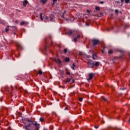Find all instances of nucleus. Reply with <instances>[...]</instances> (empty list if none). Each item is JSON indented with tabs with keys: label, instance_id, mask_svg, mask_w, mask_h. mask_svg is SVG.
I'll list each match as a JSON object with an SVG mask.
<instances>
[{
	"label": "nucleus",
	"instance_id": "nucleus-1",
	"mask_svg": "<svg viewBox=\"0 0 130 130\" xmlns=\"http://www.w3.org/2000/svg\"><path fill=\"white\" fill-rule=\"evenodd\" d=\"M67 34H68V35H72V34H76V35H77L76 38H74V42H77V39H79V38L82 37V32L79 31L69 30L67 32Z\"/></svg>",
	"mask_w": 130,
	"mask_h": 130
},
{
	"label": "nucleus",
	"instance_id": "nucleus-16",
	"mask_svg": "<svg viewBox=\"0 0 130 130\" xmlns=\"http://www.w3.org/2000/svg\"><path fill=\"white\" fill-rule=\"evenodd\" d=\"M44 14L43 13H41L40 14V19L42 21L43 20V18L42 17V15H43Z\"/></svg>",
	"mask_w": 130,
	"mask_h": 130
},
{
	"label": "nucleus",
	"instance_id": "nucleus-40",
	"mask_svg": "<svg viewBox=\"0 0 130 130\" xmlns=\"http://www.w3.org/2000/svg\"><path fill=\"white\" fill-rule=\"evenodd\" d=\"M75 82V80H73V83H74Z\"/></svg>",
	"mask_w": 130,
	"mask_h": 130
},
{
	"label": "nucleus",
	"instance_id": "nucleus-33",
	"mask_svg": "<svg viewBox=\"0 0 130 130\" xmlns=\"http://www.w3.org/2000/svg\"><path fill=\"white\" fill-rule=\"evenodd\" d=\"M67 75H71V72H67Z\"/></svg>",
	"mask_w": 130,
	"mask_h": 130
},
{
	"label": "nucleus",
	"instance_id": "nucleus-38",
	"mask_svg": "<svg viewBox=\"0 0 130 130\" xmlns=\"http://www.w3.org/2000/svg\"><path fill=\"white\" fill-rule=\"evenodd\" d=\"M116 3L117 4H118V3H119V2L118 1H116Z\"/></svg>",
	"mask_w": 130,
	"mask_h": 130
},
{
	"label": "nucleus",
	"instance_id": "nucleus-31",
	"mask_svg": "<svg viewBox=\"0 0 130 130\" xmlns=\"http://www.w3.org/2000/svg\"><path fill=\"white\" fill-rule=\"evenodd\" d=\"M115 12L116 13V14H118V10H115Z\"/></svg>",
	"mask_w": 130,
	"mask_h": 130
},
{
	"label": "nucleus",
	"instance_id": "nucleus-12",
	"mask_svg": "<svg viewBox=\"0 0 130 130\" xmlns=\"http://www.w3.org/2000/svg\"><path fill=\"white\" fill-rule=\"evenodd\" d=\"M16 46L18 47V48H19V49H23V46L20 43H17Z\"/></svg>",
	"mask_w": 130,
	"mask_h": 130
},
{
	"label": "nucleus",
	"instance_id": "nucleus-22",
	"mask_svg": "<svg viewBox=\"0 0 130 130\" xmlns=\"http://www.w3.org/2000/svg\"><path fill=\"white\" fill-rule=\"evenodd\" d=\"M71 82V78H68L67 80L66 81V83H69Z\"/></svg>",
	"mask_w": 130,
	"mask_h": 130
},
{
	"label": "nucleus",
	"instance_id": "nucleus-30",
	"mask_svg": "<svg viewBox=\"0 0 130 130\" xmlns=\"http://www.w3.org/2000/svg\"><path fill=\"white\" fill-rule=\"evenodd\" d=\"M102 99H103V100H104L105 101H107L106 99L103 96L102 97Z\"/></svg>",
	"mask_w": 130,
	"mask_h": 130
},
{
	"label": "nucleus",
	"instance_id": "nucleus-35",
	"mask_svg": "<svg viewBox=\"0 0 130 130\" xmlns=\"http://www.w3.org/2000/svg\"><path fill=\"white\" fill-rule=\"evenodd\" d=\"M86 26H89V25H90V24L89 23H86Z\"/></svg>",
	"mask_w": 130,
	"mask_h": 130
},
{
	"label": "nucleus",
	"instance_id": "nucleus-25",
	"mask_svg": "<svg viewBox=\"0 0 130 130\" xmlns=\"http://www.w3.org/2000/svg\"><path fill=\"white\" fill-rule=\"evenodd\" d=\"M39 75H42V71L41 70H40L38 73Z\"/></svg>",
	"mask_w": 130,
	"mask_h": 130
},
{
	"label": "nucleus",
	"instance_id": "nucleus-23",
	"mask_svg": "<svg viewBox=\"0 0 130 130\" xmlns=\"http://www.w3.org/2000/svg\"><path fill=\"white\" fill-rule=\"evenodd\" d=\"M41 2L43 5H44V4L46 3V1H41Z\"/></svg>",
	"mask_w": 130,
	"mask_h": 130
},
{
	"label": "nucleus",
	"instance_id": "nucleus-36",
	"mask_svg": "<svg viewBox=\"0 0 130 130\" xmlns=\"http://www.w3.org/2000/svg\"><path fill=\"white\" fill-rule=\"evenodd\" d=\"M69 109V108L68 107H66L65 109H64V110H68Z\"/></svg>",
	"mask_w": 130,
	"mask_h": 130
},
{
	"label": "nucleus",
	"instance_id": "nucleus-18",
	"mask_svg": "<svg viewBox=\"0 0 130 130\" xmlns=\"http://www.w3.org/2000/svg\"><path fill=\"white\" fill-rule=\"evenodd\" d=\"M75 67H76V66L74 63H73L72 66H71L72 70H75Z\"/></svg>",
	"mask_w": 130,
	"mask_h": 130
},
{
	"label": "nucleus",
	"instance_id": "nucleus-10",
	"mask_svg": "<svg viewBox=\"0 0 130 130\" xmlns=\"http://www.w3.org/2000/svg\"><path fill=\"white\" fill-rule=\"evenodd\" d=\"M28 24H29V23H28V22H26V21H22L20 23L21 26H23V25L27 26Z\"/></svg>",
	"mask_w": 130,
	"mask_h": 130
},
{
	"label": "nucleus",
	"instance_id": "nucleus-17",
	"mask_svg": "<svg viewBox=\"0 0 130 130\" xmlns=\"http://www.w3.org/2000/svg\"><path fill=\"white\" fill-rule=\"evenodd\" d=\"M109 54H112L113 53V50H110L108 52Z\"/></svg>",
	"mask_w": 130,
	"mask_h": 130
},
{
	"label": "nucleus",
	"instance_id": "nucleus-8",
	"mask_svg": "<svg viewBox=\"0 0 130 130\" xmlns=\"http://www.w3.org/2000/svg\"><path fill=\"white\" fill-rule=\"evenodd\" d=\"M62 18H64V19H66L67 21L69 20V19L68 18V14H67L66 11H64L62 15Z\"/></svg>",
	"mask_w": 130,
	"mask_h": 130
},
{
	"label": "nucleus",
	"instance_id": "nucleus-14",
	"mask_svg": "<svg viewBox=\"0 0 130 130\" xmlns=\"http://www.w3.org/2000/svg\"><path fill=\"white\" fill-rule=\"evenodd\" d=\"M27 4H28V1H24L23 3V7H26V6H27Z\"/></svg>",
	"mask_w": 130,
	"mask_h": 130
},
{
	"label": "nucleus",
	"instance_id": "nucleus-24",
	"mask_svg": "<svg viewBox=\"0 0 130 130\" xmlns=\"http://www.w3.org/2000/svg\"><path fill=\"white\" fill-rule=\"evenodd\" d=\"M67 52H68V49H64V50H63V52H64V53H67Z\"/></svg>",
	"mask_w": 130,
	"mask_h": 130
},
{
	"label": "nucleus",
	"instance_id": "nucleus-3",
	"mask_svg": "<svg viewBox=\"0 0 130 130\" xmlns=\"http://www.w3.org/2000/svg\"><path fill=\"white\" fill-rule=\"evenodd\" d=\"M89 52L92 54V59H93L94 60H96V59H97V58H98V56H97L96 53L94 52V51L91 50L89 51Z\"/></svg>",
	"mask_w": 130,
	"mask_h": 130
},
{
	"label": "nucleus",
	"instance_id": "nucleus-21",
	"mask_svg": "<svg viewBox=\"0 0 130 130\" xmlns=\"http://www.w3.org/2000/svg\"><path fill=\"white\" fill-rule=\"evenodd\" d=\"M95 10L96 11H100V8H99V7H98V6H96V7H95Z\"/></svg>",
	"mask_w": 130,
	"mask_h": 130
},
{
	"label": "nucleus",
	"instance_id": "nucleus-26",
	"mask_svg": "<svg viewBox=\"0 0 130 130\" xmlns=\"http://www.w3.org/2000/svg\"><path fill=\"white\" fill-rule=\"evenodd\" d=\"M56 2V1H53V3L52 4V6H54V4H55Z\"/></svg>",
	"mask_w": 130,
	"mask_h": 130
},
{
	"label": "nucleus",
	"instance_id": "nucleus-19",
	"mask_svg": "<svg viewBox=\"0 0 130 130\" xmlns=\"http://www.w3.org/2000/svg\"><path fill=\"white\" fill-rule=\"evenodd\" d=\"M10 26H8L6 28V32H8V31H9V30H10V28H9Z\"/></svg>",
	"mask_w": 130,
	"mask_h": 130
},
{
	"label": "nucleus",
	"instance_id": "nucleus-7",
	"mask_svg": "<svg viewBox=\"0 0 130 130\" xmlns=\"http://www.w3.org/2000/svg\"><path fill=\"white\" fill-rule=\"evenodd\" d=\"M92 42L94 46H95V45H97V44H99V40H98L93 39Z\"/></svg>",
	"mask_w": 130,
	"mask_h": 130
},
{
	"label": "nucleus",
	"instance_id": "nucleus-41",
	"mask_svg": "<svg viewBox=\"0 0 130 130\" xmlns=\"http://www.w3.org/2000/svg\"><path fill=\"white\" fill-rule=\"evenodd\" d=\"M15 22H16V23H17V22H18V21H16Z\"/></svg>",
	"mask_w": 130,
	"mask_h": 130
},
{
	"label": "nucleus",
	"instance_id": "nucleus-32",
	"mask_svg": "<svg viewBox=\"0 0 130 130\" xmlns=\"http://www.w3.org/2000/svg\"><path fill=\"white\" fill-rule=\"evenodd\" d=\"M79 101L80 102H82V101H83V99L82 98H80Z\"/></svg>",
	"mask_w": 130,
	"mask_h": 130
},
{
	"label": "nucleus",
	"instance_id": "nucleus-37",
	"mask_svg": "<svg viewBox=\"0 0 130 130\" xmlns=\"http://www.w3.org/2000/svg\"><path fill=\"white\" fill-rule=\"evenodd\" d=\"M87 13H90V11L89 10H87Z\"/></svg>",
	"mask_w": 130,
	"mask_h": 130
},
{
	"label": "nucleus",
	"instance_id": "nucleus-9",
	"mask_svg": "<svg viewBox=\"0 0 130 130\" xmlns=\"http://www.w3.org/2000/svg\"><path fill=\"white\" fill-rule=\"evenodd\" d=\"M95 76V74L93 73H90L88 74V79H87V81H90V80H92L93 79V77Z\"/></svg>",
	"mask_w": 130,
	"mask_h": 130
},
{
	"label": "nucleus",
	"instance_id": "nucleus-20",
	"mask_svg": "<svg viewBox=\"0 0 130 130\" xmlns=\"http://www.w3.org/2000/svg\"><path fill=\"white\" fill-rule=\"evenodd\" d=\"M64 60L65 61H70V58L66 57Z\"/></svg>",
	"mask_w": 130,
	"mask_h": 130
},
{
	"label": "nucleus",
	"instance_id": "nucleus-27",
	"mask_svg": "<svg viewBox=\"0 0 130 130\" xmlns=\"http://www.w3.org/2000/svg\"><path fill=\"white\" fill-rule=\"evenodd\" d=\"M99 4H101V5H103V4H104V2L103 1H101L99 2Z\"/></svg>",
	"mask_w": 130,
	"mask_h": 130
},
{
	"label": "nucleus",
	"instance_id": "nucleus-29",
	"mask_svg": "<svg viewBox=\"0 0 130 130\" xmlns=\"http://www.w3.org/2000/svg\"><path fill=\"white\" fill-rule=\"evenodd\" d=\"M43 120H44L43 118H40V121H42H42H43Z\"/></svg>",
	"mask_w": 130,
	"mask_h": 130
},
{
	"label": "nucleus",
	"instance_id": "nucleus-39",
	"mask_svg": "<svg viewBox=\"0 0 130 130\" xmlns=\"http://www.w3.org/2000/svg\"><path fill=\"white\" fill-rule=\"evenodd\" d=\"M128 122H129V123L130 124V119L129 120Z\"/></svg>",
	"mask_w": 130,
	"mask_h": 130
},
{
	"label": "nucleus",
	"instance_id": "nucleus-15",
	"mask_svg": "<svg viewBox=\"0 0 130 130\" xmlns=\"http://www.w3.org/2000/svg\"><path fill=\"white\" fill-rule=\"evenodd\" d=\"M99 64H100V63H99L98 61H96L95 62V64H94V66H95V67H98Z\"/></svg>",
	"mask_w": 130,
	"mask_h": 130
},
{
	"label": "nucleus",
	"instance_id": "nucleus-28",
	"mask_svg": "<svg viewBox=\"0 0 130 130\" xmlns=\"http://www.w3.org/2000/svg\"><path fill=\"white\" fill-rule=\"evenodd\" d=\"M125 3L126 4H128V3H130V1H125Z\"/></svg>",
	"mask_w": 130,
	"mask_h": 130
},
{
	"label": "nucleus",
	"instance_id": "nucleus-43",
	"mask_svg": "<svg viewBox=\"0 0 130 130\" xmlns=\"http://www.w3.org/2000/svg\"><path fill=\"white\" fill-rule=\"evenodd\" d=\"M119 130H121V128H119Z\"/></svg>",
	"mask_w": 130,
	"mask_h": 130
},
{
	"label": "nucleus",
	"instance_id": "nucleus-34",
	"mask_svg": "<svg viewBox=\"0 0 130 130\" xmlns=\"http://www.w3.org/2000/svg\"><path fill=\"white\" fill-rule=\"evenodd\" d=\"M95 128H98L99 127L97 125L94 126Z\"/></svg>",
	"mask_w": 130,
	"mask_h": 130
},
{
	"label": "nucleus",
	"instance_id": "nucleus-4",
	"mask_svg": "<svg viewBox=\"0 0 130 130\" xmlns=\"http://www.w3.org/2000/svg\"><path fill=\"white\" fill-rule=\"evenodd\" d=\"M87 64L89 68H90V69H93L94 68V62H93V61L91 60H88Z\"/></svg>",
	"mask_w": 130,
	"mask_h": 130
},
{
	"label": "nucleus",
	"instance_id": "nucleus-11",
	"mask_svg": "<svg viewBox=\"0 0 130 130\" xmlns=\"http://www.w3.org/2000/svg\"><path fill=\"white\" fill-rule=\"evenodd\" d=\"M59 74L61 76V77H63V75H64V71L63 70H59Z\"/></svg>",
	"mask_w": 130,
	"mask_h": 130
},
{
	"label": "nucleus",
	"instance_id": "nucleus-2",
	"mask_svg": "<svg viewBox=\"0 0 130 130\" xmlns=\"http://www.w3.org/2000/svg\"><path fill=\"white\" fill-rule=\"evenodd\" d=\"M25 120H26V121H28V122H30L31 124L35 125V126H36V129L39 130L40 128V124L39 123H37V122L31 121L28 118H26Z\"/></svg>",
	"mask_w": 130,
	"mask_h": 130
},
{
	"label": "nucleus",
	"instance_id": "nucleus-5",
	"mask_svg": "<svg viewBox=\"0 0 130 130\" xmlns=\"http://www.w3.org/2000/svg\"><path fill=\"white\" fill-rule=\"evenodd\" d=\"M23 128L26 130H32L33 129V127H32L31 124H28L27 125L24 126Z\"/></svg>",
	"mask_w": 130,
	"mask_h": 130
},
{
	"label": "nucleus",
	"instance_id": "nucleus-13",
	"mask_svg": "<svg viewBox=\"0 0 130 130\" xmlns=\"http://www.w3.org/2000/svg\"><path fill=\"white\" fill-rule=\"evenodd\" d=\"M54 60L58 64H60V60H59V59H56V58H54Z\"/></svg>",
	"mask_w": 130,
	"mask_h": 130
},
{
	"label": "nucleus",
	"instance_id": "nucleus-6",
	"mask_svg": "<svg viewBox=\"0 0 130 130\" xmlns=\"http://www.w3.org/2000/svg\"><path fill=\"white\" fill-rule=\"evenodd\" d=\"M54 18V15H53V14H51L49 17H46V20H47L48 21H52Z\"/></svg>",
	"mask_w": 130,
	"mask_h": 130
},
{
	"label": "nucleus",
	"instance_id": "nucleus-42",
	"mask_svg": "<svg viewBox=\"0 0 130 130\" xmlns=\"http://www.w3.org/2000/svg\"><path fill=\"white\" fill-rule=\"evenodd\" d=\"M14 35H16V33H14Z\"/></svg>",
	"mask_w": 130,
	"mask_h": 130
}]
</instances>
